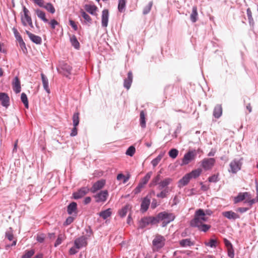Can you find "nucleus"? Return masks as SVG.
I'll return each instance as SVG.
<instances>
[{"mask_svg":"<svg viewBox=\"0 0 258 258\" xmlns=\"http://www.w3.org/2000/svg\"><path fill=\"white\" fill-rule=\"evenodd\" d=\"M208 220L206 214L203 210L200 209L197 210L195 214L194 218L190 221V225L192 227H196L200 231L206 232L211 228L210 225L204 223Z\"/></svg>","mask_w":258,"mask_h":258,"instance_id":"f257e3e1","label":"nucleus"},{"mask_svg":"<svg viewBox=\"0 0 258 258\" xmlns=\"http://www.w3.org/2000/svg\"><path fill=\"white\" fill-rule=\"evenodd\" d=\"M156 219L157 221V223L162 222V226L165 227L174 220L175 216L172 213H169L164 211L159 213L156 216Z\"/></svg>","mask_w":258,"mask_h":258,"instance_id":"f03ea898","label":"nucleus"},{"mask_svg":"<svg viewBox=\"0 0 258 258\" xmlns=\"http://www.w3.org/2000/svg\"><path fill=\"white\" fill-rule=\"evenodd\" d=\"M165 240L164 236L159 234L156 235L152 241L153 250L158 251L162 248L165 245Z\"/></svg>","mask_w":258,"mask_h":258,"instance_id":"7ed1b4c3","label":"nucleus"},{"mask_svg":"<svg viewBox=\"0 0 258 258\" xmlns=\"http://www.w3.org/2000/svg\"><path fill=\"white\" fill-rule=\"evenodd\" d=\"M157 223L156 217H145L139 221V228L143 229L149 225Z\"/></svg>","mask_w":258,"mask_h":258,"instance_id":"20e7f679","label":"nucleus"},{"mask_svg":"<svg viewBox=\"0 0 258 258\" xmlns=\"http://www.w3.org/2000/svg\"><path fill=\"white\" fill-rule=\"evenodd\" d=\"M241 160L242 159L239 160L234 159L232 161L229 165L230 169L229 170V171L232 173H236L240 170L242 164Z\"/></svg>","mask_w":258,"mask_h":258,"instance_id":"39448f33","label":"nucleus"},{"mask_svg":"<svg viewBox=\"0 0 258 258\" xmlns=\"http://www.w3.org/2000/svg\"><path fill=\"white\" fill-rule=\"evenodd\" d=\"M215 162L214 158H205L202 161V166L205 170H209L212 168Z\"/></svg>","mask_w":258,"mask_h":258,"instance_id":"423d86ee","label":"nucleus"},{"mask_svg":"<svg viewBox=\"0 0 258 258\" xmlns=\"http://www.w3.org/2000/svg\"><path fill=\"white\" fill-rule=\"evenodd\" d=\"M197 154L195 150L189 151L185 154L182 161V165H187L196 157Z\"/></svg>","mask_w":258,"mask_h":258,"instance_id":"0eeeda50","label":"nucleus"},{"mask_svg":"<svg viewBox=\"0 0 258 258\" xmlns=\"http://www.w3.org/2000/svg\"><path fill=\"white\" fill-rule=\"evenodd\" d=\"M108 196V192L107 190H101L95 195L94 197L96 200V202H104L106 201Z\"/></svg>","mask_w":258,"mask_h":258,"instance_id":"6e6552de","label":"nucleus"},{"mask_svg":"<svg viewBox=\"0 0 258 258\" xmlns=\"http://www.w3.org/2000/svg\"><path fill=\"white\" fill-rule=\"evenodd\" d=\"M74 245L78 248L81 249L83 247H85L87 245V238L84 236H81L74 241Z\"/></svg>","mask_w":258,"mask_h":258,"instance_id":"1a4fd4ad","label":"nucleus"},{"mask_svg":"<svg viewBox=\"0 0 258 258\" xmlns=\"http://www.w3.org/2000/svg\"><path fill=\"white\" fill-rule=\"evenodd\" d=\"M105 184V180L101 179L95 182L92 187L90 189V191L92 193H95L97 191L103 188Z\"/></svg>","mask_w":258,"mask_h":258,"instance_id":"9d476101","label":"nucleus"},{"mask_svg":"<svg viewBox=\"0 0 258 258\" xmlns=\"http://www.w3.org/2000/svg\"><path fill=\"white\" fill-rule=\"evenodd\" d=\"M59 67L61 70L60 73L64 76L68 77L71 74L72 67L68 64L62 62L60 63Z\"/></svg>","mask_w":258,"mask_h":258,"instance_id":"9b49d317","label":"nucleus"},{"mask_svg":"<svg viewBox=\"0 0 258 258\" xmlns=\"http://www.w3.org/2000/svg\"><path fill=\"white\" fill-rule=\"evenodd\" d=\"M90 189L87 187H83L80 188L78 191L73 194L75 199H79L86 195Z\"/></svg>","mask_w":258,"mask_h":258,"instance_id":"f8f14e48","label":"nucleus"},{"mask_svg":"<svg viewBox=\"0 0 258 258\" xmlns=\"http://www.w3.org/2000/svg\"><path fill=\"white\" fill-rule=\"evenodd\" d=\"M0 102L3 106L7 108L10 106V97L6 93H0Z\"/></svg>","mask_w":258,"mask_h":258,"instance_id":"ddd939ff","label":"nucleus"},{"mask_svg":"<svg viewBox=\"0 0 258 258\" xmlns=\"http://www.w3.org/2000/svg\"><path fill=\"white\" fill-rule=\"evenodd\" d=\"M250 194L248 192H239L238 195L234 198V203L237 204L244 201L246 198H250Z\"/></svg>","mask_w":258,"mask_h":258,"instance_id":"4468645a","label":"nucleus"},{"mask_svg":"<svg viewBox=\"0 0 258 258\" xmlns=\"http://www.w3.org/2000/svg\"><path fill=\"white\" fill-rule=\"evenodd\" d=\"M109 18V12L107 9H104L102 12L101 24L103 27H106L108 25Z\"/></svg>","mask_w":258,"mask_h":258,"instance_id":"2eb2a0df","label":"nucleus"},{"mask_svg":"<svg viewBox=\"0 0 258 258\" xmlns=\"http://www.w3.org/2000/svg\"><path fill=\"white\" fill-rule=\"evenodd\" d=\"M26 33L30 39L36 44H40L42 42L41 38L37 35H35L28 31H26Z\"/></svg>","mask_w":258,"mask_h":258,"instance_id":"dca6fc26","label":"nucleus"},{"mask_svg":"<svg viewBox=\"0 0 258 258\" xmlns=\"http://www.w3.org/2000/svg\"><path fill=\"white\" fill-rule=\"evenodd\" d=\"M222 215L229 220H235L240 218L239 215L232 211L224 212L222 213Z\"/></svg>","mask_w":258,"mask_h":258,"instance_id":"f3484780","label":"nucleus"},{"mask_svg":"<svg viewBox=\"0 0 258 258\" xmlns=\"http://www.w3.org/2000/svg\"><path fill=\"white\" fill-rule=\"evenodd\" d=\"M12 86L13 90L16 93H19L21 92V88L20 85V81L18 77H15L13 82Z\"/></svg>","mask_w":258,"mask_h":258,"instance_id":"a211bd4d","label":"nucleus"},{"mask_svg":"<svg viewBox=\"0 0 258 258\" xmlns=\"http://www.w3.org/2000/svg\"><path fill=\"white\" fill-rule=\"evenodd\" d=\"M133 82V74L132 72H129L127 73V77L124 80L123 86L126 89L128 90L131 86Z\"/></svg>","mask_w":258,"mask_h":258,"instance_id":"6ab92c4d","label":"nucleus"},{"mask_svg":"<svg viewBox=\"0 0 258 258\" xmlns=\"http://www.w3.org/2000/svg\"><path fill=\"white\" fill-rule=\"evenodd\" d=\"M150 204V199L148 198L147 197L144 198V199L142 201L141 206V211L143 213H144L146 211H147V210L148 209Z\"/></svg>","mask_w":258,"mask_h":258,"instance_id":"aec40b11","label":"nucleus"},{"mask_svg":"<svg viewBox=\"0 0 258 258\" xmlns=\"http://www.w3.org/2000/svg\"><path fill=\"white\" fill-rule=\"evenodd\" d=\"M172 181V179L170 178H166L163 180L158 183V188L159 190H161L164 188H166Z\"/></svg>","mask_w":258,"mask_h":258,"instance_id":"412c9836","label":"nucleus"},{"mask_svg":"<svg viewBox=\"0 0 258 258\" xmlns=\"http://www.w3.org/2000/svg\"><path fill=\"white\" fill-rule=\"evenodd\" d=\"M41 79H42L43 88H44V90L46 91V92L47 93L49 94L50 91V89L49 88L48 80L47 77L42 73L41 74Z\"/></svg>","mask_w":258,"mask_h":258,"instance_id":"4be33fe9","label":"nucleus"},{"mask_svg":"<svg viewBox=\"0 0 258 258\" xmlns=\"http://www.w3.org/2000/svg\"><path fill=\"white\" fill-rule=\"evenodd\" d=\"M21 20L22 23L24 26L28 25L31 27H33L31 18L29 16V15H24L22 17Z\"/></svg>","mask_w":258,"mask_h":258,"instance_id":"5701e85b","label":"nucleus"},{"mask_svg":"<svg viewBox=\"0 0 258 258\" xmlns=\"http://www.w3.org/2000/svg\"><path fill=\"white\" fill-rule=\"evenodd\" d=\"M85 10L92 15H96L97 7L95 5H86L84 7Z\"/></svg>","mask_w":258,"mask_h":258,"instance_id":"b1692460","label":"nucleus"},{"mask_svg":"<svg viewBox=\"0 0 258 258\" xmlns=\"http://www.w3.org/2000/svg\"><path fill=\"white\" fill-rule=\"evenodd\" d=\"M198 19V10L196 6H194L192 8V12L190 16V19L192 23H195Z\"/></svg>","mask_w":258,"mask_h":258,"instance_id":"393cba45","label":"nucleus"},{"mask_svg":"<svg viewBox=\"0 0 258 258\" xmlns=\"http://www.w3.org/2000/svg\"><path fill=\"white\" fill-rule=\"evenodd\" d=\"M222 113V108L221 105H217L214 109L213 115L215 117L219 118Z\"/></svg>","mask_w":258,"mask_h":258,"instance_id":"a878e982","label":"nucleus"},{"mask_svg":"<svg viewBox=\"0 0 258 258\" xmlns=\"http://www.w3.org/2000/svg\"><path fill=\"white\" fill-rule=\"evenodd\" d=\"M77 204L75 202H72L68 206L67 212L69 214L72 215L73 213L76 212L77 210Z\"/></svg>","mask_w":258,"mask_h":258,"instance_id":"bb28decb","label":"nucleus"},{"mask_svg":"<svg viewBox=\"0 0 258 258\" xmlns=\"http://www.w3.org/2000/svg\"><path fill=\"white\" fill-rule=\"evenodd\" d=\"M111 215V209L109 208L104 211H102L99 213V215L100 217H102L103 219H106L108 217H110Z\"/></svg>","mask_w":258,"mask_h":258,"instance_id":"cd10ccee","label":"nucleus"},{"mask_svg":"<svg viewBox=\"0 0 258 258\" xmlns=\"http://www.w3.org/2000/svg\"><path fill=\"white\" fill-rule=\"evenodd\" d=\"M152 175V172L150 171L148 172L146 175L141 180L139 183L142 184L143 186H144L145 184L147 183L149 179H150L151 176Z\"/></svg>","mask_w":258,"mask_h":258,"instance_id":"c85d7f7f","label":"nucleus"},{"mask_svg":"<svg viewBox=\"0 0 258 258\" xmlns=\"http://www.w3.org/2000/svg\"><path fill=\"white\" fill-rule=\"evenodd\" d=\"M36 14L38 18L42 20L44 22L47 23L48 20L45 17V14L44 12L37 9L35 10Z\"/></svg>","mask_w":258,"mask_h":258,"instance_id":"c756f323","label":"nucleus"},{"mask_svg":"<svg viewBox=\"0 0 258 258\" xmlns=\"http://www.w3.org/2000/svg\"><path fill=\"white\" fill-rule=\"evenodd\" d=\"M70 41L72 46H73L76 49H79L80 43L75 35H72L70 37Z\"/></svg>","mask_w":258,"mask_h":258,"instance_id":"7c9ffc66","label":"nucleus"},{"mask_svg":"<svg viewBox=\"0 0 258 258\" xmlns=\"http://www.w3.org/2000/svg\"><path fill=\"white\" fill-rule=\"evenodd\" d=\"M140 123L141 127L143 128L146 127V119H145V114L144 111H141L140 112Z\"/></svg>","mask_w":258,"mask_h":258,"instance_id":"2f4dec72","label":"nucleus"},{"mask_svg":"<svg viewBox=\"0 0 258 258\" xmlns=\"http://www.w3.org/2000/svg\"><path fill=\"white\" fill-rule=\"evenodd\" d=\"M202 172V170L201 169H197L194 170H192L191 172L188 173V175L189 176L190 179L191 178H196L199 176Z\"/></svg>","mask_w":258,"mask_h":258,"instance_id":"473e14b6","label":"nucleus"},{"mask_svg":"<svg viewBox=\"0 0 258 258\" xmlns=\"http://www.w3.org/2000/svg\"><path fill=\"white\" fill-rule=\"evenodd\" d=\"M164 154V153H161L156 158L152 160L151 164L154 167H156L158 164L163 158Z\"/></svg>","mask_w":258,"mask_h":258,"instance_id":"72a5a7b5","label":"nucleus"},{"mask_svg":"<svg viewBox=\"0 0 258 258\" xmlns=\"http://www.w3.org/2000/svg\"><path fill=\"white\" fill-rule=\"evenodd\" d=\"M190 179L189 176L187 174L179 180V183L182 186H184L189 182Z\"/></svg>","mask_w":258,"mask_h":258,"instance_id":"f704fd0d","label":"nucleus"},{"mask_svg":"<svg viewBox=\"0 0 258 258\" xmlns=\"http://www.w3.org/2000/svg\"><path fill=\"white\" fill-rule=\"evenodd\" d=\"M179 244L182 247L189 246L194 244L190 239H182L180 241Z\"/></svg>","mask_w":258,"mask_h":258,"instance_id":"c9c22d12","label":"nucleus"},{"mask_svg":"<svg viewBox=\"0 0 258 258\" xmlns=\"http://www.w3.org/2000/svg\"><path fill=\"white\" fill-rule=\"evenodd\" d=\"M126 5V0H118V10L120 12L124 11Z\"/></svg>","mask_w":258,"mask_h":258,"instance_id":"e433bc0d","label":"nucleus"},{"mask_svg":"<svg viewBox=\"0 0 258 258\" xmlns=\"http://www.w3.org/2000/svg\"><path fill=\"white\" fill-rule=\"evenodd\" d=\"M21 99L22 102L24 104L25 107L26 108H28L29 107V104H28V98H27V95H26L25 93H22L21 94Z\"/></svg>","mask_w":258,"mask_h":258,"instance_id":"4c0bfd02","label":"nucleus"},{"mask_svg":"<svg viewBox=\"0 0 258 258\" xmlns=\"http://www.w3.org/2000/svg\"><path fill=\"white\" fill-rule=\"evenodd\" d=\"M73 122L74 126H77L79 123V113L76 112L73 116Z\"/></svg>","mask_w":258,"mask_h":258,"instance_id":"58836bf2","label":"nucleus"},{"mask_svg":"<svg viewBox=\"0 0 258 258\" xmlns=\"http://www.w3.org/2000/svg\"><path fill=\"white\" fill-rule=\"evenodd\" d=\"M43 8L51 14L55 13V9L51 3H47L46 5L43 6Z\"/></svg>","mask_w":258,"mask_h":258,"instance_id":"ea45409f","label":"nucleus"},{"mask_svg":"<svg viewBox=\"0 0 258 258\" xmlns=\"http://www.w3.org/2000/svg\"><path fill=\"white\" fill-rule=\"evenodd\" d=\"M169 192V190L167 188H165L163 189L160 193L157 194L156 196L158 198L163 199L166 197L167 194Z\"/></svg>","mask_w":258,"mask_h":258,"instance_id":"a19ab883","label":"nucleus"},{"mask_svg":"<svg viewBox=\"0 0 258 258\" xmlns=\"http://www.w3.org/2000/svg\"><path fill=\"white\" fill-rule=\"evenodd\" d=\"M81 14L82 17L84 19L86 23H91L92 19L91 17L86 12L82 10L81 11Z\"/></svg>","mask_w":258,"mask_h":258,"instance_id":"79ce46f5","label":"nucleus"},{"mask_svg":"<svg viewBox=\"0 0 258 258\" xmlns=\"http://www.w3.org/2000/svg\"><path fill=\"white\" fill-rule=\"evenodd\" d=\"M35 251L34 249H31L25 251L24 254L23 255L22 258H31L34 254Z\"/></svg>","mask_w":258,"mask_h":258,"instance_id":"37998d69","label":"nucleus"},{"mask_svg":"<svg viewBox=\"0 0 258 258\" xmlns=\"http://www.w3.org/2000/svg\"><path fill=\"white\" fill-rule=\"evenodd\" d=\"M153 6V2H150L147 6H146L143 9V13L144 15H147L151 11V8Z\"/></svg>","mask_w":258,"mask_h":258,"instance_id":"c03bdc74","label":"nucleus"},{"mask_svg":"<svg viewBox=\"0 0 258 258\" xmlns=\"http://www.w3.org/2000/svg\"><path fill=\"white\" fill-rule=\"evenodd\" d=\"M246 13L250 25H253L254 24V20L252 18V13L249 8H248L246 10Z\"/></svg>","mask_w":258,"mask_h":258,"instance_id":"a18cd8bd","label":"nucleus"},{"mask_svg":"<svg viewBox=\"0 0 258 258\" xmlns=\"http://www.w3.org/2000/svg\"><path fill=\"white\" fill-rule=\"evenodd\" d=\"M169 156L175 159L178 154V151L176 149H172L169 152Z\"/></svg>","mask_w":258,"mask_h":258,"instance_id":"49530a36","label":"nucleus"},{"mask_svg":"<svg viewBox=\"0 0 258 258\" xmlns=\"http://www.w3.org/2000/svg\"><path fill=\"white\" fill-rule=\"evenodd\" d=\"M136 151V149L133 146H130L126 151L125 154L130 156H133Z\"/></svg>","mask_w":258,"mask_h":258,"instance_id":"de8ad7c7","label":"nucleus"},{"mask_svg":"<svg viewBox=\"0 0 258 258\" xmlns=\"http://www.w3.org/2000/svg\"><path fill=\"white\" fill-rule=\"evenodd\" d=\"M6 237L10 240L11 241L13 239L14 235L13 233V230L11 227H10L6 232Z\"/></svg>","mask_w":258,"mask_h":258,"instance_id":"09e8293b","label":"nucleus"},{"mask_svg":"<svg viewBox=\"0 0 258 258\" xmlns=\"http://www.w3.org/2000/svg\"><path fill=\"white\" fill-rule=\"evenodd\" d=\"M117 179L118 180H122L123 183H126L129 179V177L125 176L123 174H118L117 176Z\"/></svg>","mask_w":258,"mask_h":258,"instance_id":"8fccbe9b","label":"nucleus"},{"mask_svg":"<svg viewBox=\"0 0 258 258\" xmlns=\"http://www.w3.org/2000/svg\"><path fill=\"white\" fill-rule=\"evenodd\" d=\"M160 179V174H158L156 177H155L152 180L150 184V186L156 185L158 184L159 182V180Z\"/></svg>","mask_w":258,"mask_h":258,"instance_id":"3c124183","label":"nucleus"},{"mask_svg":"<svg viewBox=\"0 0 258 258\" xmlns=\"http://www.w3.org/2000/svg\"><path fill=\"white\" fill-rule=\"evenodd\" d=\"M128 209V206H126L123 207L119 212V214L120 216L121 217H124L127 213Z\"/></svg>","mask_w":258,"mask_h":258,"instance_id":"603ef678","label":"nucleus"},{"mask_svg":"<svg viewBox=\"0 0 258 258\" xmlns=\"http://www.w3.org/2000/svg\"><path fill=\"white\" fill-rule=\"evenodd\" d=\"M217 241L213 239H211L208 242H205V245L211 247H215L216 246Z\"/></svg>","mask_w":258,"mask_h":258,"instance_id":"864d4df0","label":"nucleus"},{"mask_svg":"<svg viewBox=\"0 0 258 258\" xmlns=\"http://www.w3.org/2000/svg\"><path fill=\"white\" fill-rule=\"evenodd\" d=\"M257 198L251 199V197L250 198H247V199L244 201V203L247 204L249 206H251L253 204L257 202Z\"/></svg>","mask_w":258,"mask_h":258,"instance_id":"5fc2aeb1","label":"nucleus"},{"mask_svg":"<svg viewBox=\"0 0 258 258\" xmlns=\"http://www.w3.org/2000/svg\"><path fill=\"white\" fill-rule=\"evenodd\" d=\"M13 33L14 34V35L16 38V39L19 41L22 39V37L21 36V35H20L19 33L18 32V30H17L16 28H13Z\"/></svg>","mask_w":258,"mask_h":258,"instance_id":"6e6d98bb","label":"nucleus"},{"mask_svg":"<svg viewBox=\"0 0 258 258\" xmlns=\"http://www.w3.org/2000/svg\"><path fill=\"white\" fill-rule=\"evenodd\" d=\"M80 249H78L77 247L74 245V246L71 247L69 250V253L71 255L77 253Z\"/></svg>","mask_w":258,"mask_h":258,"instance_id":"4d7b16f0","label":"nucleus"},{"mask_svg":"<svg viewBox=\"0 0 258 258\" xmlns=\"http://www.w3.org/2000/svg\"><path fill=\"white\" fill-rule=\"evenodd\" d=\"M219 180L217 175H213L209 177V181L210 182H216Z\"/></svg>","mask_w":258,"mask_h":258,"instance_id":"13d9d810","label":"nucleus"},{"mask_svg":"<svg viewBox=\"0 0 258 258\" xmlns=\"http://www.w3.org/2000/svg\"><path fill=\"white\" fill-rule=\"evenodd\" d=\"M49 24L52 29H55L56 25H58V23L54 19H52L49 22Z\"/></svg>","mask_w":258,"mask_h":258,"instance_id":"bf43d9fd","label":"nucleus"},{"mask_svg":"<svg viewBox=\"0 0 258 258\" xmlns=\"http://www.w3.org/2000/svg\"><path fill=\"white\" fill-rule=\"evenodd\" d=\"M228 255L231 258H233L234 256V252L233 247H230L228 249Z\"/></svg>","mask_w":258,"mask_h":258,"instance_id":"052dcab7","label":"nucleus"},{"mask_svg":"<svg viewBox=\"0 0 258 258\" xmlns=\"http://www.w3.org/2000/svg\"><path fill=\"white\" fill-rule=\"evenodd\" d=\"M144 186H143L140 183H139L137 187L135 189L134 192L135 194H137L139 193L141 191V189Z\"/></svg>","mask_w":258,"mask_h":258,"instance_id":"680f3d73","label":"nucleus"},{"mask_svg":"<svg viewBox=\"0 0 258 258\" xmlns=\"http://www.w3.org/2000/svg\"><path fill=\"white\" fill-rule=\"evenodd\" d=\"M74 218L72 217H69L64 222V224L66 225H68L71 224L74 221Z\"/></svg>","mask_w":258,"mask_h":258,"instance_id":"e2e57ef3","label":"nucleus"},{"mask_svg":"<svg viewBox=\"0 0 258 258\" xmlns=\"http://www.w3.org/2000/svg\"><path fill=\"white\" fill-rule=\"evenodd\" d=\"M44 236L43 234L38 235L37 236V240L39 242L42 243L44 240Z\"/></svg>","mask_w":258,"mask_h":258,"instance_id":"0e129e2a","label":"nucleus"},{"mask_svg":"<svg viewBox=\"0 0 258 258\" xmlns=\"http://www.w3.org/2000/svg\"><path fill=\"white\" fill-rule=\"evenodd\" d=\"M69 23L70 25L75 31L77 30L78 26L74 21L70 20L69 21Z\"/></svg>","mask_w":258,"mask_h":258,"instance_id":"69168bd1","label":"nucleus"},{"mask_svg":"<svg viewBox=\"0 0 258 258\" xmlns=\"http://www.w3.org/2000/svg\"><path fill=\"white\" fill-rule=\"evenodd\" d=\"M34 2L39 7H43L44 1L43 0H33Z\"/></svg>","mask_w":258,"mask_h":258,"instance_id":"338daca9","label":"nucleus"},{"mask_svg":"<svg viewBox=\"0 0 258 258\" xmlns=\"http://www.w3.org/2000/svg\"><path fill=\"white\" fill-rule=\"evenodd\" d=\"M78 134L77 126H74L72 130L70 136L72 137L76 136Z\"/></svg>","mask_w":258,"mask_h":258,"instance_id":"774afa93","label":"nucleus"}]
</instances>
